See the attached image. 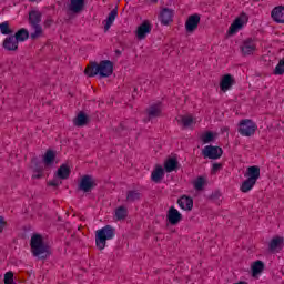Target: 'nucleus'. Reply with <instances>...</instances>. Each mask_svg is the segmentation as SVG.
Here are the masks:
<instances>
[{
	"label": "nucleus",
	"instance_id": "bb28decb",
	"mask_svg": "<svg viewBox=\"0 0 284 284\" xmlns=\"http://www.w3.org/2000/svg\"><path fill=\"white\" fill-rule=\"evenodd\" d=\"M283 243H284V239L281 236H275L271 240L270 242V251L271 252H276V250H283Z\"/></svg>",
	"mask_w": 284,
	"mask_h": 284
},
{
	"label": "nucleus",
	"instance_id": "9d476101",
	"mask_svg": "<svg viewBox=\"0 0 284 284\" xmlns=\"http://www.w3.org/2000/svg\"><path fill=\"white\" fill-rule=\"evenodd\" d=\"M152 32V23L150 20H144L136 29L135 37L139 41H143Z\"/></svg>",
	"mask_w": 284,
	"mask_h": 284
},
{
	"label": "nucleus",
	"instance_id": "f3484780",
	"mask_svg": "<svg viewBox=\"0 0 284 284\" xmlns=\"http://www.w3.org/2000/svg\"><path fill=\"white\" fill-rule=\"evenodd\" d=\"M70 174H72V170L68 164H61L55 173V176L60 179V181H65L70 179Z\"/></svg>",
	"mask_w": 284,
	"mask_h": 284
},
{
	"label": "nucleus",
	"instance_id": "20e7f679",
	"mask_svg": "<svg viewBox=\"0 0 284 284\" xmlns=\"http://www.w3.org/2000/svg\"><path fill=\"white\" fill-rule=\"evenodd\" d=\"M114 227L111 225H105L104 227L98 230L95 232V245L100 250H105V243L106 241H110V239H114Z\"/></svg>",
	"mask_w": 284,
	"mask_h": 284
},
{
	"label": "nucleus",
	"instance_id": "f8f14e48",
	"mask_svg": "<svg viewBox=\"0 0 284 284\" xmlns=\"http://www.w3.org/2000/svg\"><path fill=\"white\" fill-rule=\"evenodd\" d=\"M162 26H170L174 21V10L170 8H163L159 14Z\"/></svg>",
	"mask_w": 284,
	"mask_h": 284
},
{
	"label": "nucleus",
	"instance_id": "c9c22d12",
	"mask_svg": "<svg viewBox=\"0 0 284 284\" xmlns=\"http://www.w3.org/2000/svg\"><path fill=\"white\" fill-rule=\"evenodd\" d=\"M132 132V126H130V121H123L120 125L115 129L118 134H123V132Z\"/></svg>",
	"mask_w": 284,
	"mask_h": 284
},
{
	"label": "nucleus",
	"instance_id": "58836bf2",
	"mask_svg": "<svg viewBox=\"0 0 284 284\" xmlns=\"http://www.w3.org/2000/svg\"><path fill=\"white\" fill-rule=\"evenodd\" d=\"M273 74L283 75L284 74V59L280 60L277 65L275 67Z\"/></svg>",
	"mask_w": 284,
	"mask_h": 284
},
{
	"label": "nucleus",
	"instance_id": "dca6fc26",
	"mask_svg": "<svg viewBox=\"0 0 284 284\" xmlns=\"http://www.w3.org/2000/svg\"><path fill=\"white\" fill-rule=\"evenodd\" d=\"M178 205H180L181 210H185V212H192V207H194V200L192 196L182 195L178 200Z\"/></svg>",
	"mask_w": 284,
	"mask_h": 284
},
{
	"label": "nucleus",
	"instance_id": "09e8293b",
	"mask_svg": "<svg viewBox=\"0 0 284 284\" xmlns=\"http://www.w3.org/2000/svg\"><path fill=\"white\" fill-rule=\"evenodd\" d=\"M235 284H247V282H245V281H240V282H237V283H235Z\"/></svg>",
	"mask_w": 284,
	"mask_h": 284
},
{
	"label": "nucleus",
	"instance_id": "7c9ffc66",
	"mask_svg": "<svg viewBox=\"0 0 284 284\" xmlns=\"http://www.w3.org/2000/svg\"><path fill=\"white\" fill-rule=\"evenodd\" d=\"M30 170L32 172H43V162L39 160V158L33 156L31 159Z\"/></svg>",
	"mask_w": 284,
	"mask_h": 284
},
{
	"label": "nucleus",
	"instance_id": "de8ad7c7",
	"mask_svg": "<svg viewBox=\"0 0 284 284\" xmlns=\"http://www.w3.org/2000/svg\"><path fill=\"white\" fill-rule=\"evenodd\" d=\"M115 54H116V57H121V54H122L121 50L116 49Z\"/></svg>",
	"mask_w": 284,
	"mask_h": 284
},
{
	"label": "nucleus",
	"instance_id": "393cba45",
	"mask_svg": "<svg viewBox=\"0 0 284 284\" xmlns=\"http://www.w3.org/2000/svg\"><path fill=\"white\" fill-rule=\"evenodd\" d=\"M179 169V160L176 158H169L165 162H164V170L165 172H176V170Z\"/></svg>",
	"mask_w": 284,
	"mask_h": 284
},
{
	"label": "nucleus",
	"instance_id": "cd10ccee",
	"mask_svg": "<svg viewBox=\"0 0 284 284\" xmlns=\"http://www.w3.org/2000/svg\"><path fill=\"white\" fill-rule=\"evenodd\" d=\"M263 270H265V263H263V261L257 260L251 265L252 276L263 274Z\"/></svg>",
	"mask_w": 284,
	"mask_h": 284
},
{
	"label": "nucleus",
	"instance_id": "aec40b11",
	"mask_svg": "<svg viewBox=\"0 0 284 284\" xmlns=\"http://www.w3.org/2000/svg\"><path fill=\"white\" fill-rule=\"evenodd\" d=\"M84 8L85 0H71V3L69 4V10L73 12V14H79L80 12H83Z\"/></svg>",
	"mask_w": 284,
	"mask_h": 284
},
{
	"label": "nucleus",
	"instance_id": "49530a36",
	"mask_svg": "<svg viewBox=\"0 0 284 284\" xmlns=\"http://www.w3.org/2000/svg\"><path fill=\"white\" fill-rule=\"evenodd\" d=\"M32 179H43V172H33Z\"/></svg>",
	"mask_w": 284,
	"mask_h": 284
},
{
	"label": "nucleus",
	"instance_id": "4c0bfd02",
	"mask_svg": "<svg viewBox=\"0 0 284 284\" xmlns=\"http://www.w3.org/2000/svg\"><path fill=\"white\" fill-rule=\"evenodd\" d=\"M1 34H12V29H10V23L8 21L0 23Z\"/></svg>",
	"mask_w": 284,
	"mask_h": 284
},
{
	"label": "nucleus",
	"instance_id": "412c9836",
	"mask_svg": "<svg viewBox=\"0 0 284 284\" xmlns=\"http://www.w3.org/2000/svg\"><path fill=\"white\" fill-rule=\"evenodd\" d=\"M57 159V151L52 149H48L43 155V163L45 168H50V165H54V161Z\"/></svg>",
	"mask_w": 284,
	"mask_h": 284
},
{
	"label": "nucleus",
	"instance_id": "0eeeda50",
	"mask_svg": "<svg viewBox=\"0 0 284 284\" xmlns=\"http://www.w3.org/2000/svg\"><path fill=\"white\" fill-rule=\"evenodd\" d=\"M248 20H250V17H247V13L242 12L240 17H237L229 28L227 34L230 36L236 34L239 30H241L243 26L247 23Z\"/></svg>",
	"mask_w": 284,
	"mask_h": 284
},
{
	"label": "nucleus",
	"instance_id": "5701e85b",
	"mask_svg": "<svg viewBox=\"0 0 284 284\" xmlns=\"http://www.w3.org/2000/svg\"><path fill=\"white\" fill-rule=\"evenodd\" d=\"M73 123L74 125H77V128H83L84 125H88V123H90V116H88L85 112L80 111L74 118Z\"/></svg>",
	"mask_w": 284,
	"mask_h": 284
},
{
	"label": "nucleus",
	"instance_id": "37998d69",
	"mask_svg": "<svg viewBox=\"0 0 284 284\" xmlns=\"http://www.w3.org/2000/svg\"><path fill=\"white\" fill-rule=\"evenodd\" d=\"M8 225V222L3 216L0 215V234L3 232V229H6Z\"/></svg>",
	"mask_w": 284,
	"mask_h": 284
},
{
	"label": "nucleus",
	"instance_id": "1a4fd4ad",
	"mask_svg": "<svg viewBox=\"0 0 284 284\" xmlns=\"http://www.w3.org/2000/svg\"><path fill=\"white\" fill-rule=\"evenodd\" d=\"M200 23H201L200 14L194 13L190 16L185 21V31L187 32V34H192L193 32H196Z\"/></svg>",
	"mask_w": 284,
	"mask_h": 284
},
{
	"label": "nucleus",
	"instance_id": "603ef678",
	"mask_svg": "<svg viewBox=\"0 0 284 284\" xmlns=\"http://www.w3.org/2000/svg\"><path fill=\"white\" fill-rule=\"evenodd\" d=\"M134 92H136V88H134Z\"/></svg>",
	"mask_w": 284,
	"mask_h": 284
},
{
	"label": "nucleus",
	"instance_id": "2eb2a0df",
	"mask_svg": "<svg viewBox=\"0 0 284 284\" xmlns=\"http://www.w3.org/2000/svg\"><path fill=\"white\" fill-rule=\"evenodd\" d=\"M2 47L8 52H17L19 50V41L13 36H9L3 40Z\"/></svg>",
	"mask_w": 284,
	"mask_h": 284
},
{
	"label": "nucleus",
	"instance_id": "c85d7f7f",
	"mask_svg": "<svg viewBox=\"0 0 284 284\" xmlns=\"http://www.w3.org/2000/svg\"><path fill=\"white\" fill-rule=\"evenodd\" d=\"M16 41L19 42H23V41H28V39H30V32L28 31V29L22 28L20 30H18L14 34H13Z\"/></svg>",
	"mask_w": 284,
	"mask_h": 284
},
{
	"label": "nucleus",
	"instance_id": "c03bdc74",
	"mask_svg": "<svg viewBox=\"0 0 284 284\" xmlns=\"http://www.w3.org/2000/svg\"><path fill=\"white\" fill-rule=\"evenodd\" d=\"M52 23H54V20L49 17L48 19L44 20L43 26L44 28H51Z\"/></svg>",
	"mask_w": 284,
	"mask_h": 284
},
{
	"label": "nucleus",
	"instance_id": "a19ab883",
	"mask_svg": "<svg viewBox=\"0 0 284 284\" xmlns=\"http://www.w3.org/2000/svg\"><path fill=\"white\" fill-rule=\"evenodd\" d=\"M221 196V191L216 190L209 196V201H213L214 203H216V201H219Z\"/></svg>",
	"mask_w": 284,
	"mask_h": 284
},
{
	"label": "nucleus",
	"instance_id": "2f4dec72",
	"mask_svg": "<svg viewBox=\"0 0 284 284\" xmlns=\"http://www.w3.org/2000/svg\"><path fill=\"white\" fill-rule=\"evenodd\" d=\"M141 201V192L138 190H130L126 192V203H134Z\"/></svg>",
	"mask_w": 284,
	"mask_h": 284
},
{
	"label": "nucleus",
	"instance_id": "a878e982",
	"mask_svg": "<svg viewBox=\"0 0 284 284\" xmlns=\"http://www.w3.org/2000/svg\"><path fill=\"white\" fill-rule=\"evenodd\" d=\"M162 112L161 104H152L146 109L149 119H156L158 116H161Z\"/></svg>",
	"mask_w": 284,
	"mask_h": 284
},
{
	"label": "nucleus",
	"instance_id": "79ce46f5",
	"mask_svg": "<svg viewBox=\"0 0 284 284\" xmlns=\"http://www.w3.org/2000/svg\"><path fill=\"white\" fill-rule=\"evenodd\" d=\"M63 182L62 181H59L57 179H53L51 181L48 182V185L50 187H59Z\"/></svg>",
	"mask_w": 284,
	"mask_h": 284
},
{
	"label": "nucleus",
	"instance_id": "8fccbe9b",
	"mask_svg": "<svg viewBox=\"0 0 284 284\" xmlns=\"http://www.w3.org/2000/svg\"><path fill=\"white\" fill-rule=\"evenodd\" d=\"M152 3H159V0H150Z\"/></svg>",
	"mask_w": 284,
	"mask_h": 284
},
{
	"label": "nucleus",
	"instance_id": "4468645a",
	"mask_svg": "<svg viewBox=\"0 0 284 284\" xmlns=\"http://www.w3.org/2000/svg\"><path fill=\"white\" fill-rule=\"evenodd\" d=\"M235 84H236V80L234 79V77L227 73L223 75L222 80L220 81V90H222V92H227V90H230L232 85H235Z\"/></svg>",
	"mask_w": 284,
	"mask_h": 284
},
{
	"label": "nucleus",
	"instance_id": "9b49d317",
	"mask_svg": "<svg viewBox=\"0 0 284 284\" xmlns=\"http://www.w3.org/2000/svg\"><path fill=\"white\" fill-rule=\"evenodd\" d=\"M166 221L170 225H179L183 221V215L174 206H171L166 213Z\"/></svg>",
	"mask_w": 284,
	"mask_h": 284
},
{
	"label": "nucleus",
	"instance_id": "423d86ee",
	"mask_svg": "<svg viewBox=\"0 0 284 284\" xmlns=\"http://www.w3.org/2000/svg\"><path fill=\"white\" fill-rule=\"evenodd\" d=\"M97 187V181H94V178L92 175H83L78 184V191L84 192V194H88L92 192Z\"/></svg>",
	"mask_w": 284,
	"mask_h": 284
},
{
	"label": "nucleus",
	"instance_id": "ea45409f",
	"mask_svg": "<svg viewBox=\"0 0 284 284\" xmlns=\"http://www.w3.org/2000/svg\"><path fill=\"white\" fill-rule=\"evenodd\" d=\"M4 284H17L14 283V273L12 271L4 274Z\"/></svg>",
	"mask_w": 284,
	"mask_h": 284
},
{
	"label": "nucleus",
	"instance_id": "ddd939ff",
	"mask_svg": "<svg viewBox=\"0 0 284 284\" xmlns=\"http://www.w3.org/2000/svg\"><path fill=\"white\" fill-rule=\"evenodd\" d=\"M240 48L243 57H250V54H254L256 51V44H254V39L252 38L244 40Z\"/></svg>",
	"mask_w": 284,
	"mask_h": 284
},
{
	"label": "nucleus",
	"instance_id": "f257e3e1",
	"mask_svg": "<svg viewBox=\"0 0 284 284\" xmlns=\"http://www.w3.org/2000/svg\"><path fill=\"white\" fill-rule=\"evenodd\" d=\"M113 72L114 63L110 60H102L100 63L90 62L84 69L87 77H97L99 74L100 79H108V77H112Z\"/></svg>",
	"mask_w": 284,
	"mask_h": 284
},
{
	"label": "nucleus",
	"instance_id": "b1692460",
	"mask_svg": "<svg viewBox=\"0 0 284 284\" xmlns=\"http://www.w3.org/2000/svg\"><path fill=\"white\" fill-rule=\"evenodd\" d=\"M119 14V8H114L108 16V18L104 20V32H108L110 28H112V24L114 23V20L116 19Z\"/></svg>",
	"mask_w": 284,
	"mask_h": 284
},
{
	"label": "nucleus",
	"instance_id": "f03ea898",
	"mask_svg": "<svg viewBox=\"0 0 284 284\" xmlns=\"http://www.w3.org/2000/svg\"><path fill=\"white\" fill-rule=\"evenodd\" d=\"M30 246L33 256L40 258L41 261H45V258L52 254L50 251V245L43 242V236L39 233H36L31 236Z\"/></svg>",
	"mask_w": 284,
	"mask_h": 284
},
{
	"label": "nucleus",
	"instance_id": "39448f33",
	"mask_svg": "<svg viewBox=\"0 0 284 284\" xmlns=\"http://www.w3.org/2000/svg\"><path fill=\"white\" fill-rule=\"evenodd\" d=\"M239 125L240 128L237 129V132L242 136H254V134H256V130H258V125L250 119L241 120Z\"/></svg>",
	"mask_w": 284,
	"mask_h": 284
},
{
	"label": "nucleus",
	"instance_id": "4be33fe9",
	"mask_svg": "<svg viewBox=\"0 0 284 284\" xmlns=\"http://www.w3.org/2000/svg\"><path fill=\"white\" fill-rule=\"evenodd\" d=\"M271 17H272L273 21H275V23H283L284 22V7L283 6L275 7L271 12Z\"/></svg>",
	"mask_w": 284,
	"mask_h": 284
},
{
	"label": "nucleus",
	"instance_id": "6e6552de",
	"mask_svg": "<svg viewBox=\"0 0 284 284\" xmlns=\"http://www.w3.org/2000/svg\"><path fill=\"white\" fill-rule=\"evenodd\" d=\"M202 155L204 159H212L216 161V159H221L223 156V149L221 146L206 145L202 150Z\"/></svg>",
	"mask_w": 284,
	"mask_h": 284
},
{
	"label": "nucleus",
	"instance_id": "e433bc0d",
	"mask_svg": "<svg viewBox=\"0 0 284 284\" xmlns=\"http://www.w3.org/2000/svg\"><path fill=\"white\" fill-rule=\"evenodd\" d=\"M206 183L207 180H205L204 176H199L194 182V190H196V192H201L203 187H205Z\"/></svg>",
	"mask_w": 284,
	"mask_h": 284
},
{
	"label": "nucleus",
	"instance_id": "72a5a7b5",
	"mask_svg": "<svg viewBox=\"0 0 284 284\" xmlns=\"http://www.w3.org/2000/svg\"><path fill=\"white\" fill-rule=\"evenodd\" d=\"M255 185H256V182L254 180H250V178H247L244 182H242L240 190H241V192L246 194V192H250L252 190V187H254Z\"/></svg>",
	"mask_w": 284,
	"mask_h": 284
},
{
	"label": "nucleus",
	"instance_id": "864d4df0",
	"mask_svg": "<svg viewBox=\"0 0 284 284\" xmlns=\"http://www.w3.org/2000/svg\"><path fill=\"white\" fill-rule=\"evenodd\" d=\"M132 97H133V99H134V97H135V95H134V94H132Z\"/></svg>",
	"mask_w": 284,
	"mask_h": 284
},
{
	"label": "nucleus",
	"instance_id": "473e14b6",
	"mask_svg": "<svg viewBox=\"0 0 284 284\" xmlns=\"http://www.w3.org/2000/svg\"><path fill=\"white\" fill-rule=\"evenodd\" d=\"M214 139H216V133L212 131H206L202 135H200V141H202V143L204 144L214 142Z\"/></svg>",
	"mask_w": 284,
	"mask_h": 284
},
{
	"label": "nucleus",
	"instance_id": "3c124183",
	"mask_svg": "<svg viewBox=\"0 0 284 284\" xmlns=\"http://www.w3.org/2000/svg\"><path fill=\"white\" fill-rule=\"evenodd\" d=\"M227 130H229L227 128L224 129V131H227Z\"/></svg>",
	"mask_w": 284,
	"mask_h": 284
},
{
	"label": "nucleus",
	"instance_id": "7ed1b4c3",
	"mask_svg": "<svg viewBox=\"0 0 284 284\" xmlns=\"http://www.w3.org/2000/svg\"><path fill=\"white\" fill-rule=\"evenodd\" d=\"M43 13L39 10H31L29 12V24L33 28L34 32L30 34L32 41H37L40 37H43V28L41 27V19Z\"/></svg>",
	"mask_w": 284,
	"mask_h": 284
},
{
	"label": "nucleus",
	"instance_id": "c756f323",
	"mask_svg": "<svg viewBox=\"0 0 284 284\" xmlns=\"http://www.w3.org/2000/svg\"><path fill=\"white\" fill-rule=\"evenodd\" d=\"M179 125H183V128H191L192 123H194V118L192 115H180L176 118Z\"/></svg>",
	"mask_w": 284,
	"mask_h": 284
},
{
	"label": "nucleus",
	"instance_id": "a18cd8bd",
	"mask_svg": "<svg viewBox=\"0 0 284 284\" xmlns=\"http://www.w3.org/2000/svg\"><path fill=\"white\" fill-rule=\"evenodd\" d=\"M221 168H223V164L214 163L212 166V172H219V170H221Z\"/></svg>",
	"mask_w": 284,
	"mask_h": 284
},
{
	"label": "nucleus",
	"instance_id": "f704fd0d",
	"mask_svg": "<svg viewBox=\"0 0 284 284\" xmlns=\"http://www.w3.org/2000/svg\"><path fill=\"white\" fill-rule=\"evenodd\" d=\"M115 217L118 219V221H124V219H128V207L119 206L115 210Z\"/></svg>",
	"mask_w": 284,
	"mask_h": 284
},
{
	"label": "nucleus",
	"instance_id": "a211bd4d",
	"mask_svg": "<svg viewBox=\"0 0 284 284\" xmlns=\"http://www.w3.org/2000/svg\"><path fill=\"white\" fill-rule=\"evenodd\" d=\"M245 176H248L251 181H255V183L261 179V166L258 165H253L248 166L246 169Z\"/></svg>",
	"mask_w": 284,
	"mask_h": 284
},
{
	"label": "nucleus",
	"instance_id": "6ab92c4d",
	"mask_svg": "<svg viewBox=\"0 0 284 284\" xmlns=\"http://www.w3.org/2000/svg\"><path fill=\"white\" fill-rule=\"evenodd\" d=\"M165 176V170L161 165H155V169L151 173V180L153 183H161Z\"/></svg>",
	"mask_w": 284,
	"mask_h": 284
}]
</instances>
